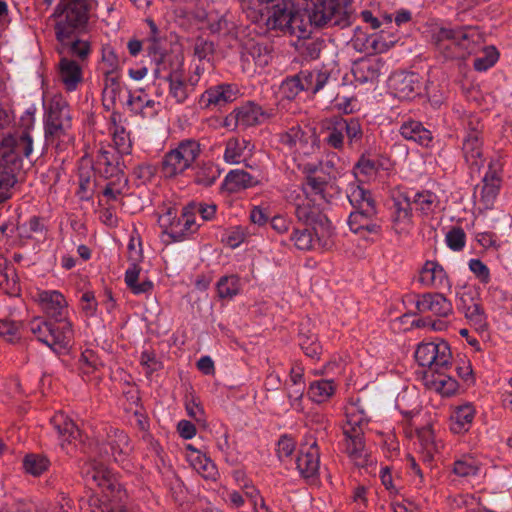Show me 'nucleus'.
Returning a JSON list of instances; mask_svg holds the SVG:
<instances>
[{
  "label": "nucleus",
  "mask_w": 512,
  "mask_h": 512,
  "mask_svg": "<svg viewBox=\"0 0 512 512\" xmlns=\"http://www.w3.org/2000/svg\"><path fill=\"white\" fill-rule=\"evenodd\" d=\"M59 74L68 90H73L81 81L80 66L67 57H63L59 63Z\"/></svg>",
  "instance_id": "6ab92c4d"
},
{
  "label": "nucleus",
  "mask_w": 512,
  "mask_h": 512,
  "mask_svg": "<svg viewBox=\"0 0 512 512\" xmlns=\"http://www.w3.org/2000/svg\"><path fill=\"white\" fill-rule=\"evenodd\" d=\"M139 273L140 268L137 265H134L133 268L126 271L125 275L126 284L136 294L147 292L153 286L150 280H145L142 283L137 284Z\"/></svg>",
  "instance_id": "c85d7f7f"
},
{
  "label": "nucleus",
  "mask_w": 512,
  "mask_h": 512,
  "mask_svg": "<svg viewBox=\"0 0 512 512\" xmlns=\"http://www.w3.org/2000/svg\"><path fill=\"white\" fill-rule=\"evenodd\" d=\"M215 53L214 42L199 36L193 46L194 57L209 71L212 67V59Z\"/></svg>",
  "instance_id": "4be33fe9"
},
{
  "label": "nucleus",
  "mask_w": 512,
  "mask_h": 512,
  "mask_svg": "<svg viewBox=\"0 0 512 512\" xmlns=\"http://www.w3.org/2000/svg\"><path fill=\"white\" fill-rule=\"evenodd\" d=\"M470 269L479 277L487 279L489 277V270L480 260L473 259L469 263Z\"/></svg>",
  "instance_id": "e2e57ef3"
},
{
  "label": "nucleus",
  "mask_w": 512,
  "mask_h": 512,
  "mask_svg": "<svg viewBox=\"0 0 512 512\" xmlns=\"http://www.w3.org/2000/svg\"><path fill=\"white\" fill-rule=\"evenodd\" d=\"M343 435L345 440L364 438L363 427L360 426H343Z\"/></svg>",
  "instance_id": "680f3d73"
},
{
  "label": "nucleus",
  "mask_w": 512,
  "mask_h": 512,
  "mask_svg": "<svg viewBox=\"0 0 512 512\" xmlns=\"http://www.w3.org/2000/svg\"><path fill=\"white\" fill-rule=\"evenodd\" d=\"M477 470L478 469L476 466L468 464L467 462L462 460L456 461L453 468V472L461 477L475 475Z\"/></svg>",
  "instance_id": "5fc2aeb1"
},
{
  "label": "nucleus",
  "mask_w": 512,
  "mask_h": 512,
  "mask_svg": "<svg viewBox=\"0 0 512 512\" xmlns=\"http://www.w3.org/2000/svg\"><path fill=\"white\" fill-rule=\"evenodd\" d=\"M32 152V138L27 132L8 135L0 142V202L10 198L9 189L17 183L22 169V156Z\"/></svg>",
  "instance_id": "f257e3e1"
},
{
  "label": "nucleus",
  "mask_w": 512,
  "mask_h": 512,
  "mask_svg": "<svg viewBox=\"0 0 512 512\" xmlns=\"http://www.w3.org/2000/svg\"><path fill=\"white\" fill-rule=\"evenodd\" d=\"M218 294L221 298H231L239 291L238 278L235 276L223 277L217 285Z\"/></svg>",
  "instance_id": "f704fd0d"
},
{
  "label": "nucleus",
  "mask_w": 512,
  "mask_h": 512,
  "mask_svg": "<svg viewBox=\"0 0 512 512\" xmlns=\"http://www.w3.org/2000/svg\"><path fill=\"white\" fill-rule=\"evenodd\" d=\"M420 126L421 123L416 121L405 123L400 129V133L404 138L416 141Z\"/></svg>",
  "instance_id": "3c124183"
},
{
  "label": "nucleus",
  "mask_w": 512,
  "mask_h": 512,
  "mask_svg": "<svg viewBox=\"0 0 512 512\" xmlns=\"http://www.w3.org/2000/svg\"><path fill=\"white\" fill-rule=\"evenodd\" d=\"M122 445H127V437L123 434V432H120L118 435V441H116L115 445L114 443H111V453H109L107 445L102 444L101 446V453H104L108 457L111 456L114 461L118 460V456L121 455L123 448Z\"/></svg>",
  "instance_id": "a18cd8bd"
},
{
  "label": "nucleus",
  "mask_w": 512,
  "mask_h": 512,
  "mask_svg": "<svg viewBox=\"0 0 512 512\" xmlns=\"http://www.w3.org/2000/svg\"><path fill=\"white\" fill-rule=\"evenodd\" d=\"M304 11L311 25L322 28L326 25L346 27L350 15L342 6V0H304Z\"/></svg>",
  "instance_id": "20e7f679"
},
{
  "label": "nucleus",
  "mask_w": 512,
  "mask_h": 512,
  "mask_svg": "<svg viewBox=\"0 0 512 512\" xmlns=\"http://www.w3.org/2000/svg\"><path fill=\"white\" fill-rule=\"evenodd\" d=\"M311 26L310 21H305L299 11L293 10L283 32L294 35L298 39H305L311 34V31L309 30Z\"/></svg>",
  "instance_id": "5701e85b"
},
{
  "label": "nucleus",
  "mask_w": 512,
  "mask_h": 512,
  "mask_svg": "<svg viewBox=\"0 0 512 512\" xmlns=\"http://www.w3.org/2000/svg\"><path fill=\"white\" fill-rule=\"evenodd\" d=\"M415 358L420 366L428 367L425 372L435 373L449 368L452 354L447 342H430L418 345Z\"/></svg>",
  "instance_id": "39448f33"
},
{
  "label": "nucleus",
  "mask_w": 512,
  "mask_h": 512,
  "mask_svg": "<svg viewBox=\"0 0 512 512\" xmlns=\"http://www.w3.org/2000/svg\"><path fill=\"white\" fill-rule=\"evenodd\" d=\"M197 368L206 375H212L215 372L214 363L209 356L200 358L197 362Z\"/></svg>",
  "instance_id": "0e129e2a"
},
{
  "label": "nucleus",
  "mask_w": 512,
  "mask_h": 512,
  "mask_svg": "<svg viewBox=\"0 0 512 512\" xmlns=\"http://www.w3.org/2000/svg\"><path fill=\"white\" fill-rule=\"evenodd\" d=\"M91 175L94 176V173L91 170H87L84 172L83 169H80V180H79V189L80 193H87L88 191H91L93 188V183L91 181Z\"/></svg>",
  "instance_id": "4d7b16f0"
},
{
  "label": "nucleus",
  "mask_w": 512,
  "mask_h": 512,
  "mask_svg": "<svg viewBox=\"0 0 512 512\" xmlns=\"http://www.w3.org/2000/svg\"><path fill=\"white\" fill-rule=\"evenodd\" d=\"M91 0H60L53 17L57 39L75 37L85 31Z\"/></svg>",
  "instance_id": "7ed1b4c3"
},
{
  "label": "nucleus",
  "mask_w": 512,
  "mask_h": 512,
  "mask_svg": "<svg viewBox=\"0 0 512 512\" xmlns=\"http://www.w3.org/2000/svg\"><path fill=\"white\" fill-rule=\"evenodd\" d=\"M499 187L500 178L497 176L496 172H491L484 177L480 195L481 201L485 207H489L493 204V201L498 194Z\"/></svg>",
  "instance_id": "b1692460"
},
{
  "label": "nucleus",
  "mask_w": 512,
  "mask_h": 512,
  "mask_svg": "<svg viewBox=\"0 0 512 512\" xmlns=\"http://www.w3.org/2000/svg\"><path fill=\"white\" fill-rule=\"evenodd\" d=\"M463 151L465 154L466 161L480 167L483 161L478 159L482 156V150L479 145V138L477 133L470 134L463 143Z\"/></svg>",
  "instance_id": "393cba45"
},
{
  "label": "nucleus",
  "mask_w": 512,
  "mask_h": 512,
  "mask_svg": "<svg viewBox=\"0 0 512 512\" xmlns=\"http://www.w3.org/2000/svg\"><path fill=\"white\" fill-rule=\"evenodd\" d=\"M31 332L37 336L38 340L48 345L53 350H57L56 346L66 348L67 332H59V328H55L51 322L34 318L30 322Z\"/></svg>",
  "instance_id": "9d476101"
},
{
  "label": "nucleus",
  "mask_w": 512,
  "mask_h": 512,
  "mask_svg": "<svg viewBox=\"0 0 512 512\" xmlns=\"http://www.w3.org/2000/svg\"><path fill=\"white\" fill-rule=\"evenodd\" d=\"M49 464L48 458L37 454H28L23 460L25 471L33 476H40L48 469Z\"/></svg>",
  "instance_id": "a878e982"
},
{
  "label": "nucleus",
  "mask_w": 512,
  "mask_h": 512,
  "mask_svg": "<svg viewBox=\"0 0 512 512\" xmlns=\"http://www.w3.org/2000/svg\"><path fill=\"white\" fill-rule=\"evenodd\" d=\"M349 199L352 204H357V208L361 203H363L364 207H367V204L370 202L371 205H374V200L371 197V193L369 191L364 190L361 187H357L356 189H354L351 195L349 196Z\"/></svg>",
  "instance_id": "49530a36"
},
{
  "label": "nucleus",
  "mask_w": 512,
  "mask_h": 512,
  "mask_svg": "<svg viewBox=\"0 0 512 512\" xmlns=\"http://www.w3.org/2000/svg\"><path fill=\"white\" fill-rule=\"evenodd\" d=\"M180 436L184 439H191L196 434V427L187 420H181L177 425Z\"/></svg>",
  "instance_id": "13d9d810"
},
{
  "label": "nucleus",
  "mask_w": 512,
  "mask_h": 512,
  "mask_svg": "<svg viewBox=\"0 0 512 512\" xmlns=\"http://www.w3.org/2000/svg\"><path fill=\"white\" fill-rule=\"evenodd\" d=\"M364 423H367V420L365 419L363 410H359L356 404H351L346 409V422L343 426L363 427Z\"/></svg>",
  "instance_id": "79ce46f5"
},
{
  "label": "nucleus",
  "mask_w": 512,
  "mask_h": 512,
  "mask_svg": "<svg viewBox=\"0 0 512 512\" xmlns=\"http://www.w3.org/2000/svg\"><path fill=\"white\" fill-rule=\"evenodd\" d=\"M18 329L19 327L16 323L0 320V336L5 337L10 343L14 342Z\"/></svg>",
  "instance_id": "09e8293b"
},
{
  "label": "nucleus",
  "mask_w": 512,
  "mask_h": 512,
  "mask_svg": "<svg viewBox=\"0 0 512 512\" xmlns=\"http://www.w3.org/2000/svg\"><path fill=\"white\" fill-rule=\"evenodd\" d=\"M473 416L474 410L470 405L458 407L451 417L452 420L454 421L451 429L455 433H460L465 424L471 423Z\"/></svg>",
  "instance_id": "7c9ffc66"
},
{
  "label": "nucleus",
  "mask_w": 512,
  "mask_h": 512,
  "mask_svg": "<svg viewBox=\"0 0 512 512\" xmlns=\"http://www.w3.org/2000/svg\"><path fill=\"white\" fill-rule=\"evenodd\" d=\"M239 111L240 124L244 126H253L260 123V117L264 113L259 107H250L249 109H241Z\"/></svg>",
  "instance_id": "ea45409f"
},
{
  "label": "nucleus",
  "mask_w": 512,
  "mask_h": 512,
  "mask_svg": "<svg viewBox=\"0 0 512 512\" xmlns=\"http://www.w3.org/2000/svg\"><path fill=\"white\" fill-rule=\"evenodd\" d=\"M295 449V445L292 439L284 436L278 442V453L279 456L289 457Z\"/></svg>",
  "instance_id": "bf43d9fd"
},
{
  "label": "nucleus",
  "mask_w": 512,
  "mask_h": 512,
  "mask_svg": "<svg viewBox=\"0 0 512 512\" xmlns=\"http://www.w3.org/2000/svg\"><path fill=\"white\" fill-rule=\"evenodd\" d=\"M304 133L299 127H293L281 136V142L288 147H294L297 142L301 141Z\"/></svg>",
  "instance_id": "de8ad7c7"
},
{
  "label": "nucleus",
  "mask_w": 512,
  "mask_h": 512,
  "mask_svg": "<svg viewBox=\"0 0 512 512\" xmlns=\"http://www.w3.org/2000/svg\"><path fill=\"white\" fill-rule=\"evenodd\" d=\"M0 285L5 288L8 294H16L19 291L17 275L13 267H6L0 273Z\"/></svg>",
  "instance_id": "c9c22d12"
},
{
  "label": "nucleus",
  "mask_w": 512,
  "mask_h": 512,
  "mask_svg": "<svg viewBox=\"0 0 512 512\" xmlns=\"http://www.w3.org/2000/svg\"><path fill=\"white\" fill-rule=\"evenodd\" d=\"M446 370H439V372H424L423 373V381L424 385L428 389L435 390L441 393L444 396H449L456 392L458 388V382L446 375L444 372Z\"/></svg>",
  "instance_id": "4468645a"
},
{
  "label": "nucleus",
  "mask_w": 512,
  "mask_h": 512,
  "mask_svg": "<svg viewBox=\"0 0 512 512\" xmlns=\"http://www.w3.org/2000/svg\"><path fill=\"white\" fill-rule=\"evenodd\" d=\"M420 313L431 312L436 316L446 317L452 311V305L442 294H425L416 303Z\"/></svg>",
  "instance_id": "ddd939ff"
},
{
  "label": "nucleus",
  "mask_w": 512,
  "mask_h": 512,
  "mask_svg": "<svg viewBox=\"0 0 512 512\" xmlns=\"http://www.w3.org/2000/svg\"><path fill=\"white\" fill-rule=\"evenodd\" d=\"M250 219L254 224L263 225L267 222L268 217L259 207H254L250 214Z\"/></svg>",
  "instance_id": "338daca9"
},
{
  "label": "nucleus",
  "mask_w": 512,
  "mask_h": 512,
  "mask_svg": "<svg viewBox=\"0 0 512 512\" xmlns=\"http://www.w3.org/2000/svg\"><path fill=\"white\" fill-rule=\"evenodd\" d=\"M195 407L197 410H195L194 408H192L190 406H187L188 415L191 418H193L197 423H200L203 427H206V422H205V419L203 418V416H204L203 409L198 404H195Z\"/></svg>",
  "instance_id": "69168bd1"
},
{
  "label": "nucleus",
  "mask_w": 512,
  "mask_h": 512,
  "mask_svg": "<svg viewBox=\"0 0 512 512\" xmlns=\"http://www.w3.org/2000/svg\"><path fill=\"white\" fill-rule=\"evenodd\" d=\"M413 83V76H405L397 85L396 91L399 95V97L407 98L409 97L413 91L414 88L412 86Z\"/></svg>",
  "instance_id": "603ef678"
},
{
  "label": "nucleus",
  "mask_w": 512,
  "mask_h": 512,
  "mask_svg": "<svg viewBox=\"0 0 512 512\" xmlns=\"http://www.w3.org/2000/svg\"><path fill=\"white\" fill-rule=\"evenodd\" d=\"M39 301L48 316L54 318L56 321H60L59 317L66 305L62 294L56 291H44L39 294Z\"/></svg>",
  "instance_id": "f3484780"
},
{
  "label": "nucleus",
  "mask_w": 512,
  "mask_h": 512,
  "mask_svg": "<svg viewBox=\"0 0 512 512\" xmlns=\"http://www.w3.org/2000/svg\"><path fill=\"white\" fill-rule=\"evenodd\" d=\"M307 185L311 188L314 194H322L325 186L327 185V181L320 177H307Z\"/></svg>",
  "instance_id": "052dcab7"
},
{
  "label": "nucleus",
  "mask_w": 512,
  "mask_h": 512,
  "mask_svg": "<svg viewBox=\"0 0 512 512\" xmlns=\"http://www.w3.org/2000/svg\"><path fill=\"white\" fill-rule=\"evenodd\" d=\"M200 153L199 144L195 141H184L164 157L162 171L166 177H174L182 173L196 160Z\"/></svg>",
  "instance_id": "6e6552de"
},
{
  "label": "nucleus",
  "mask_w": 512,
  "mask_h": 512,
  "mask_svg": "<svg viewBox=\"0 0 512 512\" xmlns=\"http://www.w3.org/2000/svg\"><path fill=\"white\" fill-rule=\"evenodd\" d=\"M240 154L241 148L239 145V141L235 138L230 139L226 145L225 159L227 161L236 162Z\"/></svg>",
  "instance_id": "8fccbe9b"
},
{
  "label": "nucleus",
  "mask_w": 512,
  "mask_h": 512,
  "mask_svg": "<svg viewBox=\"0 0 512 512\" xmlns=\"http://www.w3.org/2000/svg\"><path fill=\"white\" fill-rule=\"evenodd\" d=\"M177 62V67L175 69L171 68L167 79L170 82V92L173 97L177 100L178 103H182L188 96L186 86L183 81L181 66L183 64V59L179 57H175Z\"/></svg>",
  "instance_id": "412c9836"
},
{
  "label": "nucleus",
  "mask_w": 512,
  "mask_h": 512,
  "mask_svg": "<svg viewBox=\"0 0 512 512\" xmlns=\"http://www.w3.org/2000/svg\"><path fill=\"white\" fill-rule=\"evenodd\" d=\"M192 465L196 471L203 476V478L211 480L216 479V466L205 455H198L194 460H192Z\"/></svg>",
  "instance_id": "473e14b6"
},
{
  "label": "nucleus",
  "mask_w": 512,
  "mask_h": 512,
  "mask_svg": "<svg viewBox=\"0 0 512 512\" xmlns=\"http://www.w3.org/2000/svg\"><path fill=\"white\" fill-rule=\"evenodd\" d=\"M253 184V177L243 170L231 171L226 176V185L230 191L247 188Z\"/></svg>",
  "instance_id": "bb28decb"
},
{
  "label": "nucleus",
  "mask_w": 512,
  "mask_h": 512,
  "mask_svg": "<svg viewBox=\"0 0 512 512\" xmlns=\"http://www.w3.org/2000/svg\"><path fill=\"white\" fill-rule=\"evenodd\" d=\"M173 214H174L173 211L171 209H169L165 215L159 217L158 222H159L160 226L164 228L165 233L169 234V236L173 240H177L178 238L175 236L174 231L168 230L169 227L173 226V224H174L173 220H174L175 216Z\"/></svg>",
  "instance_id": "6e6d98bb"
},
{
  "label": "nucleus",
  "mask_w": 512,
  "mask_h": 512,
  "mask_svg": "<svg viewBox=\"0 0 512 512\" xmlns=\"http://www.w3.org/2000/svg\"><path fill=\"white\" fill-rule=\"evenodd\" d=\"M271 226L279 233L286 232L288 230L287 221L281 216H275L272 218Z\"/></svg>",
  "instance_id": "774afa93"
},
{
  "label": "nucleus",
  "mask_w": 512,
  "mask_h": 512,
  "mask_svg": "<svg viewBox=\"0 0 512 512\" xmlns=\"http://www.w3.org/2000/svg\"><path fill=\"white\" fill-rule=\"evenodd\" d=\"M331 124L332 126L327 127L329 131L327 143L332 147L339 149L343 146V128H340V125L337 124V117L332 120Z\"/></svg>",
  "instance_id": "a19ab883"
},
{
  "label": "nucleus",
  "mask_w": 512,
  "mask_h": 512,
  "mask_svg": "<svg viewBox=\"0 0 512 512\" xmlns=\"http://www.w3.org/2000/svg\"><path fill=\"white\" fill-rule=\"evenodd\" d=\"M460 300L463 304V308L465 310V316L467 319L470 320L474 317L484 315V312L478 303H475L471 300V303L467 304V301H466L464 295L460 297Z\"/></svg>",
  "instance_id": "864d4df0"
},
{
  "label": "nucleus",
  "mask_w": 512,
  "mask_h": 512,
  "mask_svg": "<svg viewBox=\"0 0 512 512\" xmlns=\"http://www.w3.org/2000/svg\"><path fill=\"white\" fill-rule=\"evenodd\" d=\"M60 43L58 52L60 54H67L70 56H77L81 60L86 59L90 52V45L87 41L80 40L78 35L75 37H64V39H57Z\"/></svg>",
  "instance_id": "aec40b11"
},
{
  "label": "nucleus",
  "mask_w": 512,
  "mask_h": 512,
  "mask_svg": "<svg viewBox=\"0 0 512 512\" xmlns=\"http://www.w3.org/2000/svg\"><path fill=\"white\" fill-rule=\"evenodd\" d=\"M298 249L309 250L312 247V235L309 229H295L291 238Z\"/></svg>",
  "instance_id": "37998d69"
},
{
  "label": "nucleus",
  "mask_w": 512,
  "mask_h": 512,
  "mask_svg": "<svg viewBox=\"0 0 512 512\" xmlns=\"http://www.w3.org/2000/svg\"><path fill=\"white\" fill-rule=\"evenodd\" d=\"M345 452L356 467L364 468L372 462L364 438L345 440Z\"/></svg>",
  "instance_id": "dca6fc26"
},
{
  "label": "nucleus",
  "mask_w": 512,
  "mask_h": 512,
  "mask_svg": "<svg viewBox=\"0 0 512 512\" xmlns=\"http://www.w3.org/2000/svg\"><path fill=\"white\" fill-rule=\"evenodd\" d=\"M86 467L84 474L87 481H92L101 488L98 496L90 498V506L100 509L101 512H126V492L116 477L102 463L93 461Z\"/></svg>",
  "instance_id": "f03ea898"
},
{
  "label": "nucleus",
  "mask_w": 512,
  "mask_h": 512,
  "mask_svg": "<svg viewBox=\"0 0 512 512\" xmlns=\"http://www.w3.org/2000/svg\"><path fill=\"white\" fill-rule=\"evenodd\" d=\"M420 281L425 285L443 287L447 282V275L437 262L427 261L421 270Z\"/></svg>",
  "instance_id": "a211bd4d"
},
{
  "label": "nucleus",
  "mask_w": 512,
  "mask_h": 512,
  "mask_svg": "<svg viewBox=\"0 0 512 512\" xmlns=\"http://www.w3.org/2000/svg\"><path fill=\"white\" fill-rule=\"evenodd\" d=\"M337 124L340 125V128H343V131H346L350 143L361 138V126L357 120H350L348 122L341 117H337Z\"/></svg>",
  "instance_id": "4c0bfd02"
},
{
  "label": "nucleus",
  "mask_w": 512,
  "mask_h": 512,
  "mask_svg": "<svg viewBox=\"0 0 512 512\" xmlns=\"http://www.w3.org/2000/svg\"><path fill=\"white\" fill-rule=\"evenodd\" d=\"M499 53L495 47H488L485 49V56L475 59L474 68L478 71H485L493 66L498 60Z\"/></svg>",
  "instance_id": "58836bf2"
},
{
  "label": "nucleus",
  "mask_w": 512,
  "mask_h": 512,
  "mask_svg": "<svg viewBox=\"0 0 512 512\" xmlns=\"http://www.w3.org/2000/svg\"><path fill=\"white\" fill-rule=\"evenodd\" d=\"M413 203L418 205L423 213L429 214L434 210L438 201L431 192H421L415 195Z\"/></svg>",
  "instance_id": "e433bc0d"
},
{
  "label": "nucleus",
  "mask_w": 512,
  "mask_h": 512,
  "mask_svg": "<svg viewBox=\"0 0 512 512\" xmlns=\"http://www.w3.org/2000/svg\"><path fill=\"white\" fill-rule=\"evenodd\" d=\"M448 246L453 250H460L465 244V234L460 228H453L446 236Z\"/></svg>",
  "instance_id": "c03bdc74"
},
{
  "label": "nucleus",
  "mask_w": 512,
  "mask_h": 512,
  "mask_svg": "<svg viewBox=\"0 0 512 512\" xmlns=\"http://www.w3.org/2000/svg\"><path fill=\"white\" fill-rule=\"evenodd\" d=\"M319 450L314 440L306 452H301L297 458V468L301 475L306 478H314L319 470Z\"/></svg>",
  "instance_id": "2eb2a0df"
},
{
  "label": "nucleus",
  "mask_w": 512,
  "mask_h": 512,
  "mask_svg": "<svg viewBox=\"0 0 512 512\" xmlns=\"http://www.w3.org/2000/svg\"><path fill=\"white\" fill-rule=\"evenodd\" d=\"M202 102H206V106L211 104L220 105L231 101V94H227L222 86L215 89L207 90L201 97Z\"/></svg>",
  "instance_id": "72a5a7b5"
},
{
  "label": "nucleus",
  "mask_w": 512,
  "mask_h": 512,
  "mask_svg": "<svg viewBox=\"0 0 512 512\" xmlns=\"http://www.w3.org/2000/svg\"><path fill=\"white\" fill-rule=\"evenodd\" d=\"M396 215L393 218V228L396 233H401L410 223L411 208L410 201L406 198V206L402 207L399 202L395 203Z\"/></svg>",
  "instance_id": "c756f323"
},
{
  "label": "nucleus",
  "mask_w": 512,
  "mask_h": 512,
  "mask_svg": "<svg viewBox=\"0 0 512 512\" xmlns=\"http://www.w3.org/2000/svg\"><path fill=\"white\" fill-rule=\"evenodd\" d=\"M52 422L59 436L62 438L68 436V438L77 439L79 437L80 431L71 419L60 414L54 416Z\"/></svg>",
  "instance_id": "cd10ccee"
},
{
  "label": "nucleus",
  "mask_w": 512,
  "mask_h": 512,
  "mask_svg": "<svg viewBox=\"0 0 512 512\" xmlns=\"http://www.w3.org/2000/svg\"><path fill=\"white\" fill-rule=\"evenodd\" d=\"M307 197L296 204L295 214L300 221L311 226L318 241H324L327 245L328 238L332 235V227L328 217L320 209L311 203Z\"/></svg>",
  "instance_id": "0eeeda50"
},
{
  "label": "nucleus",
  "mask_w": 512,
  "mask_h": 512,
  "mask_svg": "<svg viewBox=\"0 0 512 512\" xmlns=\"http://www.w3.org/2000/svg\"><path fill=\"white\" fill-rule=\"evenodd\" d=\"M436 45L446 58L465 59L470 48L469 36L463 30L441 29L436 35Z\"/></svg>",
  "instance_id": "1a4fd4ad"
},
{
  "label": "nucleus",
  "mask_w": 512,
  "mask_h": 512,
  "mask_svg": "<svg viewBox=\"0 0 512 512\" xmlns=\"http://www.w3.org/2000/svg\"><path fill=\"white\" fill-rule=\"evenodd\" d=\"M333 392L334 388L330 381L315 382L309 387V395L311 399L317 403L327 400Z\"/></svg>",
  "instance_id": "2f4dec72"
},
{
  "label": "nucleus",
  "mask_w": 512,
  "mask_h": 512,
  "mask_svg": "<svg viewBox=\"0 0 512 512\" xmlns=\"http://www.w3.org/2000/svg\"><path fill=\"white\" fill-rule=\"evenodd\" d=\"M72 127V117L67 104L60 97H54L48 107L45 136L53 141L67 136Z\"/></svg>",
  "instance_id": "423d86ee"
},
{
  "label": "nucleus",
  "mask_w": 512,
  "mask_h": 512,
  "mask_svg": "<svg viewBox=\"0 0 512 512\" xmlns=\"http://www.w3.org/2000/svg\"><path fill=\"white\" fill-rule=\"evenodd\" d=\"M376 214L375 205L371 202L364 207L363 203L359 205L356 211L351 212L348 219V225L352 232L359 233L361 230L377 233L379 226L371 222V218Z\"/></svg>",
  "instance_id": "9b49d317"
},
{
  "label": "nucleus",
  "mask_w": 512,
  "mask_h": 512,
  "mask_svg": "<svg viewBox=\"0 0 512 512\" xmlns=\"http://www.w3.org/2000/svg\"><path fill=\"white\" fill-rule=\"evenodd\" d=\"M266 10V26L272 30L278 29L283 31L285 26L288 24V19L294 10V7L290 0H282L281 2L273 4L271 7H266Z\"/></svg>",
  "instance_id": "f8f14e48"
}]
</instances>
